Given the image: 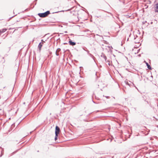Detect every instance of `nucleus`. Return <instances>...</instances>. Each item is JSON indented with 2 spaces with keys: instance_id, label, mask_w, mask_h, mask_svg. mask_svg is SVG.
Returning <instances> with one entry per match:
<instances>
[{
  "instance_id": "nucleus-1",
  "label": "nucleus",
  "mask_w": 158,
  "mask_h": 158,
  "mask_svg": "<svg viewBox=\"0 0 158 158\" xmlns=\"http://www.w3.org/2000/svg\"><path fill=\"white\" fill-rule=\"evenodd\" d=\"M50 14V11L48 10L44 13H39L38 15L40 17L44 18L47 17Z\"/></svg>"
},
{
  "instance_id": "nucleus-2",
  "label": "nucleus",
  "mask_w": 158,
  "mask_h": 158,
  "mask_svg": "<svg viewBox=\"0 0 158 158\" xmlns=\"http://www.w3.org/2000/svg\"><path fill=\"white\" fill-rule=\"evenodd\" d=\"M60 128L58 126H56V127L55 132V135H56V136H58V135L60 133Z\"/></svg>"
},
{
  "instance_id": "nucleus-3",
  "label": "nucleus",
  "mask_w": 158,
  "mask_h": 158,
  "mask_svg": "<svg viewBox=\"0 0 158 158\" xmlns=\"http://www.w3.org/2000/svg\"><path fill=\"white\" fill-rule=\"evenodd\" d=\"M69 43L70 45L71 46H74L76 45V43L75 42H73L72 40H69Z\"/></svg>"
},
{
  "instance_id": "nucleus-4",
  "label": "nucleus",
  "mask_w": 158,
  "mask_h": 158,
  "mask_svg": "<svg viewBox=\"0 0 158 158\" xmlns=\"http://www.w3.org/2000/svg\"><path fill=\"white\" fill-rule=\"evenodd\" d=\"M43 43H42L40 42L38 46V48L39 49V50L40 51L41 50V47L43 46Z\"/></svg>"
},
{
  "instance_id": "nucleus-5",
  "label": "nucleus",
  "mask_w": 158,
  "mask_h": 158,
  "mask_svg": "<svg viewBox=\"0 0 158 158\" xmlns=\"http://www.w3.org/2000/svg\"><path fill=\"white\" fill-rule=\"evenodd\" d=\"M101 57H103L104 58V59H105L106 62H107V61H106V59H107L106 57V56L105 55L104 53H102V54L101 55Z\"/></svg>"
},
{
  "instance_id": "nucleus-6",
  "label": "nucleus",
  "mask_w": 158,
  "mask_h": 158,
  "mask_svg": "<svg viewBox=\"0 0 158 158\" xmlns=\"http://www.w3.org/2000/svg\"><path fill=\"white\" fill-rule=\"evenodd\" d=\"M145 62L146 63V64L149 70H152V68L150 65L148 64V63L146 62L145 61Z\"/></svg>"
},
{
  "instance_id": "nucleus-7",
  "label": "nucleus",
  "mask_w": 158,
  "mask_h": 158,
  "mask_svg": "<svg viewBox=\"0 0 158 158\" xmlns=\"http://www.w3.org/2000/svg\"><path fill=\"white\" fill-rule=\"evenodd\" d=\"M60 48L57 49L56 52V56H58L59 55V52L60 51Z\"/></svg>"
},
{
  "instance_id": "nucleus-8",
  "label": "nucleus",
  "mask_w": 158,
  "mask_h": 158,
  "mask_svg": "<svg viewBox=\"0 0 158 158\" xmlns=\"http://www.w3.org/2000/svg\"><path fill=\"white\" fill-rule=\"evenodd\" d=\"M155 12H158V3L156 4Z\"/></svg>"
},
{
  "instance_id": "nucleus-9",
  "label": "nucleus",
  "mask_w": 158,
  "mask_h": 158,
  "mask_svg": "<svg viewBox=\"0 0 158 158\" xmlns=\"http://www.w3.org/2000/svg\"><path fill=\"white\" fill-rule=\"evenodd\" d=\"M6 30H7L6 29L4 28V29H2L1 30H0V31H1V33H3V32H5V31H6Z\"/></svg>"
},
{
  "instance_id": "nucleus-10",
  "label": "nucleus",
  "mask_w": 158,
  "mask_h": 158,
  "mask_svg": "<svg viewBox=\"0 0 158 158\" xmlns=\"http://www.w3.org/2000/svg\"><path fill=\"white\" fill-rule=\"evenodd\" d=\"M86 51L87 52V53L88 54H89L90 56L92 55L91 54L89 53V50H86Z\"/></svg>"
},
{
  "instance_id": "nucleus-11",
  "label": "nucleus",
  "mask_w": 158,
  "mask_h": 158,
  "mask_svg": "<svg viewBox=\"0 0 158 158\" xmlns=\"http://www.w3.org/2000/svg\"><path fill=\"white\" fill-rule=\"evenodd\" d=\"M83 49L84 50H85V51H86V50H86V49H87V48H86V47H83Z\"/></svg>"
},
{
  "instance_id": "nucleus-12",
  "label": "nucleus",
  "mask_w": 158,
  "mask_h": 158,
  "mask_svg": "<svg viewBox=\"0 0 158 158\" xmlns=\"http://www.w3.org/2000/svg\"><path fill=\"white\" fill-rule=\"evenodd\" d=\"M57 136H56V135H55V140H56L57 139Z\"/></svg>"
},
{
  "instance_id": "nucleus-13",
  "label": "nucleus",
  "mask_w": 158,
  "mask_h": 158,
  "mask_svg": "<svg viewBox=\"0 0 158 158\" xmlns=\"http://www.w3.org/2000/svg\"><path fill=\"white\" fill-rule=\"evenodd\" d=\"M41 43H43V44L44 43H45V41H44L43 40H42Z\"/></svg>"
},
{
  "instance_id": "nucleus-14",
  "label": "nucleus",
  "mask_w": 158,
  "mask_h": 158,
  "mask_svg": "<svg viewBox=\"0 0 158 158\" xmlns=\"http://www.w3.org/2000/svg\"><path fill=\"white\" fill-rule=\"evenodd\" d=\"M126 84H127V85H129V86L130 85V84H129L128 82H126Z\"/></svg>"
},
{
  "instance_id": "nucleus-15",
  "label": "nucleus",
  "mask_w": 158,
  "mask_h": 158,
  "mask_svg": "<svg viewBox=\"0 0 158 158\" xmlns=\"http://www.w3.org/2000/svg\"><path fill=\"white\" fill-rule=\"evenodd\" d=\"M107 62H109V63H108V64L109 65H110V61H108V60H107Z\"/></svg>"
},
{
  "instance_id": "nucleus-16",
  "label": "nucleus",
  "mask_w": 158,
  "mask_h": 158,
  "mask_svg": "<svg viewBox=\"0 0 158 158\" xmlns=\"http://www.w3.org/2000/svg\"><path fill=\"white\" fill-rule=\"evenodd\" d=\"M79 115L80 116H81L83 115V114H81L80 113H79Z\"/></svg>"
},
{
  "instance_id": "nucleus-17",
  "label": "nucleus",
  "mask_w": 158,
  "mask_h": 158,
  "mask_svg": "<svg viewBox=\"0 0 158 158\" xmlns=\"http://www.w3.org/2000/svg\"><path fill=\"white\" fill-rule=\"evenodd\" d=\"M105 97L107 98H109V96H105Z\"/></svg>"
},
{
  "instance_id": "nucleus-18",
  "label": "nucleus",
  "mask_w": 158,
  "mask_h": 158,
  "mask_svg": "<svg viewBox=\"0 0 158 158\" xmlns=\"http://www.w3.org/2000/svg\"><path fill=\"white\" fill-rule=\"evenodd\" d=\"M72 10V9H69V10H67V11H69V10Z\"/></svg>"
},
{
  "instance_id": "nucleus-19",
  "label": "nucleus",
  "mask_w": 158,
  "mask_h": 158,
  "mask_svg": "<svg viewBox=\"0 0 158 158\" xmlns=\"http://www.w3.org/2000/svg\"><path fill=\"white\" fill-rule=\"evenodd\" d=\"M129 82H130L133 85H134L133 83L131 82H130V81H129Z\"/></svg>"
},
{
  "instance_id": "nucleus-20",
  "label": "nucleus",
  "mask_w": 158,
  "mask_h": 158,
  "mask_svg": "<svg viewBox=\"0 0 158 158\" xmlns=\"http://www.w3.org/2000/svg\"><path fill=\"white\" fill-rule=\"evenodd\" d=\"M64 33H67V31H64Z\"/></svg>"
},
{
  "instance_id": "nucleus-21",
  "label": "nucleus",
  "mask_w": 158,
  "mask_h": 158,
  "mask_svg": "<svg viewBox=\"0 0 158 158\" xmlns=\"http://www.w3.org/2000/svg\"><path fill=\"white\" fill-rule=\"evenodd\" d=\"M99 111H99V110H97V112H99Z\"/></svg>"
},
{
  "instance_id": "nucleus-22",
  "label": "nucleus",
  "mask_w": 158,
  "mask_h": 158,
  "mask_svg": "<svg viewBox=\"0 0 158 158\" xmlns=\"http://www.w3.org/2000/svg\"><path fill=\"white\" fill-rule=\"evenodd\" d=\"M59 12V11H58V12H55V13H58V12Z\"/></svg>"
},
{
  "instance_id": "nucleus-23",
  "label": "nucleus",
  "mask_w": 158,
  "mask_h": 158,
  "mask_svg": "<svg viewBox=\"0 0 158 158\" xmlns=\"http://www.w3.org/2000/svg\"><path fill=\"white\" fill-rule=\"evenodd\" d=\"M136 37H138V36H137L136 35Z\"/></svg>"
},
{
  "instance_id": "nucleus-24",
  "label": "nucleus",
  "mask_w": 158,
  "mask_h": 158,
  "mask_svg": "<svg viewBox=\"0 0 158 158\" xmlns=\"http://www.w3.org/2000/svg\"><path fill=\"white\" fill-rule=\"evenodd\" d=\"M93 102L94 103H95V102H94L93 101Z\"/></svg>"
},
{
  "instance_id": "nucleus-25",
  "label": "nucleus",
  "mask_w": 158,
  "mask_h": 158,
  "mask_svg": "<svg viewBox=\"0 0 158 158\" xmlns=\"http://www.w3.org/2000/svg\"><path fill=\"white\" fill-rule=\"evenodd\" d=\"M73 35V34H71V35Z\"/></svg>"
},
{
  "instance_id": "nucleus-26",
  "label": "nucleus",
  "mask_w": 158,
  "mask_h": 158,
  "mask_svg": "<svg viewBox=\"0 0 158 158\" xmlns=\"http://www.w3.org/2000/svg\"><path fill=\"white\" fill-rule=\"evenodd\" d=\"M136 39V38L135 37L134 39Z\"/></svg>"
},
{
  "instance_id": "nucleus-27",
  "label": "nucleus",
  "mask_w": 158,
  "mask_h": 158,
  "mask_svg": "<svg viewBox=\"0 0 158 158\" xmlns=\"http://www.w3.org/2000/svg\"><path fill=\"white\" fill-rule=\"evenodd\" d=\"M135 43H138V42H135Z\"/></svg>"
},
{
  "instance_id": "nucleus-28",
  "label": "nucleus",
  "mask_w": 158,
  "mask_h": 158,
  "mask_svg": "<svg viewBox=\"0 0 158 158\" xmlns=\"http://www.w3.org/2000/svg\"><path fill=\"white\" fill-rule=\"evenodd\" d=\"M14 16H13L12 17H11V18H12V17H13Z\"/></svg>"
},
{
  "instance_id": "nucleus-29",
  "label": "nucleus",
  "mask_w": 158,
  "mask_h": 158,
  "mask_svg": "<svg viewBox=\"0 0 158 158\" xmlns=\"http://www.w3.org/2000/svg\"><path fill=\"white\" fill-rule=\"evenodd\" d=\"M14 16H13L12 17H11V18H12V17H13Z\"/></svg>"
},
{
  "instance_id": "nucleus-30",
  "label": "nucleus",
  "mask_w": 158,
  "mask_h": 158,
  "mask_svg": "<svg viewBox=\"0 0 158 158\" xmlns=\"http://www.w3.org/2000/svg\"><path fill=\"white\" fill-rule=\"evenodd\" d=\"M14 16H13L12 17H11V18H12V17H13Z\"/></svg>"
},
{
  "instance_id": "nucleus-31",
  "label": "nucleus",
  "mask_w": 158,
  "mask_h": 158,
  "mask_svg": "<svg viewBox=\"0 0 158 158\" xmlns=\"http://www.w3.org/2000/svg\"><path fill=\"white\" fill-rule=\"evenodd\" d=\"M34 41V40H33L32 41L33 42Z\"/></svg>"
}]
</instances>
